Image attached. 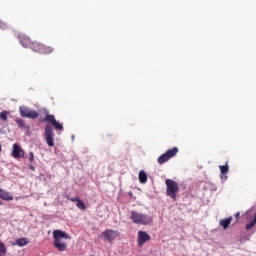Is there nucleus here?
<instances>
[{"instance_id":"obj_1","label":"nucleus","mask_w":256,"mask_h":256,"mask_svg":"<svg viewBox=\"0 0 256 256\" xmlns=\"http://www.w3.org/2000/svg\"><path fill=\"white\" fill-rule=\"evenodd\" d=\"M53 237H54V247L58 249V251H67V244L65 242H62V239H70L69 234L67 232H64L62 230H54L53 231Z\"/></svg>"},{"instance_id":"obj_2","label":"nucleus","mask_w":256,"mask_h":256,"mask_svg":"<svg viewBox=\"0 0 256 256\" xmlns=\"http://www.w3.org/2000/svg\"><path fill=\"white\" fill-rule=\"evenodd\" d=\"M166 195L173 201H177V194L179 193V184L175 180L166 179Z\"/></svg>"},{"instance_id":"obj_3","label":"nucleus","mask_w":256,"mask_h":256,"mask_svg":"<svg viewBox=\"0 0 256 256\" xmlns=\"http://www.w3.org/2000/svg\"><path fill=\"white\" fill-rule=\"evenodd\" d=\"M130 219L136 225H149V223H151V217H149L147 214L139 213L137 211L131 212Z\"/></svg>"},{"instance_id":"obj_4","label":"nucleus","mask_w":256,"mask_h":256,"mask_svg":"<svg viewBox=\"0 0 256 256\" xmlns=\"http://www.w3.org/2000/svg\"><path fill=\"white\" fill-rule=\"evenodd\" d=\"M179 153V148L173 147L170 150H167L166 153L162 154L160 157L157 159V163L159 165H163L164 163H167L170 159H173L175 155Z\"/></svg>"},{"instance_id":"obj_5","label":"nucleus","mask_w":256,"mask_h":256,"mask_svg":"<svg viewBox=\"0 0 256 256\" xmlns=\"http://www.w3.org/2000/svg\"><path fill=\"white\" fill-rule=\"evenodd\" d=\"M45 141L48 147H55V132H53V127L47 124L44 128Z\"/></svg>"},{"instance_id":"obj_6","label":"nucleus","mask_w":256,"mask_h":256,"mask_svg":"<svg viewBox=\"0 0 256 256\" xmlns=\"http://www.w3.org/2000/svg\"><path fill=\"white\" fill-rule=\"evenodd\" d=\"M53 51H55V48L52 46H47L39 42L35 44V49H34L35 53H40L41 55H51Z\"/></svg>"},{"instance_id":"obj_7","label":"nucleus","mask_w":256,"mask_h":256,"mask_svg":"<svg viewBox=\"0 0 256 256\" xmlns=\"http://www.w3.org/2000/svg\"><path fill=\"white\" fill-rule=\"evenodd\" d=\"M21 117H27L28 119H37L39 117V113L35 110H30L25 106H21L19 108Z\"/></svg>"},{"instance_id":"obj_8","label":"nucleus","mask_w":256,"mask_h":256,"mask_svg":"<svg viewBox=\"0 0 256 256\" xmlns=\"http://www.w3.org/2000/svg\"><path fill=\"white\" fill-rule=\"evenodd\" d=\"M44 121L46 123H51V125H53V127H54V129H56V131H63V124L59 123L55 119V115H51L49 113H46V116L44 117Z\"/></svg>"},{"instance_id":"obj_9","label":"nucleus","mask_w":256,"mask_h":256,"mask_svg":"<svg viewBox=\"0 0 256 256\" xmlns=\"http://www.w3.org/2000/svg\"><path fill=\"white\" fill-rule=\"evenodd\" d=\"M121 235V233H119V231L117 230H113V229H107L102 233V237L104 239V241H114V239L116 237H119Z\"/></svg>"},{"instance_id":"obj_10","label":"nucleus","mask_w":256,"mask_h":256,"mask_svg":"<svg viewBox=\"0 0 256 256\" xmlns=\"http://www.w3.org/2000/svg\"><path fill=\"white\" fill-rule=\"evenodd\" d=\"M147 241H151V235H149L145 231H139L137 238L138 247H143V245H145Z\"/></svg>"},{"instance_id":"obj_11","label":"nucleus","mask_w":256,"mask_h":256,"mask_svg":"<svg viewBox=\"0 0 256 256\" xmlns=\"http://www.w3.org/2000/svg\"><path fill=\"white\" fill-rule=\"evenodd\" d=\"M12 157L14 159H23L25 157V150L17 143L13 144Z\"/></svg>"},{"instance_id":"obj_12","label":"nucleus","mask_w":256,"mask_h":256,"mask_svg":"<svg viewBox=\"0 0 256 256\" xmlns=\"http://www.w3.org/2000/svg\"><path fill=\"white\" fill-rule=\"evenodd\" d=\"M20 44L22 47H26L28 49H32V51H35V45H37V41L33 42L28 37L22 36L20 37Z\"/></svg>"},{"instance_id":"obj_13","label":"nucleus","mask_w":256,"mask_h":256,"mask_svg":"<svg viewBox=\"0 0 256 256\" xmlns=\"http://www.w3.org/2000/svg\"><path fill=\"white\" fill-rule=\"evenodd\" d=\"M69 201H72V203H77L76 207H78V209H81L82 211H85L87 209V206H85V203L79 198H69Z\"/></svg>"},{"instance_id":"obj_14","label":"nucleus","mask_w":256,"mask_h":256,"mask_svg":"<svg viewBox=\"0 0 256 256\" xmlns=\"http://www.w3.org/2000/svg\"><path fill=\"white\" fill-rule=\"evenodd\" d=\"M0 199H3L4 201H13V196L9 194V192L0 188Z\"/></svg>"},{"instance_id":"obj_15","label":"nucleus","mask_w":256,"mask_h":256,"mask_svg":"<svg viewBox=\"0 0 256 256\" xmlns=\"http://www.w3.org/2000/svg\"><path fill=\"white\" fill-rule=\"evenodd\" d=\"M231 221H233V217H229L228 219H222L220 220V226L223 227V229H228L229 225H231Z\"/></svg>"},{"instance_id":"obj_16","label":"nucleus","mask_w":256,"mask_h":256,"mask_svg":"<svg viewBox=\"0 0 256 256\" xmlns=\"http://www.w3.org/2000/svg\"><path fill=\"white\" fill-rule=\"evenodd\" d=\"M16 245H18V247H25V245H29V240L27 238H18Z\"/></svg>"},{"instance_id":"obj_17","label":"nucleus","mask_w":256,"mask_h":256,"mask_svg":"<svg viewBox=\"0 0 256 256\" xmlns=\"http://www.w3.org/2000/svg\"><path fill=\"white\" fill-rule=\"evenodd\" d=\"M138 179L140 183H145L147 181V173L145 171L141 170L138 175Z\"/></svg>"},{"instance_id":"obj_18","label":"nucleus","mask_w":256,"mask_h":256,"mask_svg":"<svg viewBox=\"0 0 256 256\" xmlns=\"http://www.w3.org/2000/svg\"><path fill=\"white\" fill-rule=\"evenodd\" d=\"M220 169V173H222V175H227V173H229V164L228 162H226L225 165L223 166H219Z\"/></svg>"},{"instance_id":"obj_19","label":"nucleus","mask_w":256,"mask_h":256,"mask_svg":"<svg viewBox=\"0 0 256 256\" xmlns=\"http://www.w3.org/2000/svg\"><path fill=\"white\" fill-rule=\"evenodd\" d=\"M7 255V247H5V244L0 241V256Z\"/></svg>"},{"instance_id":"obj_20","label":"nucleus","mask_w":256,"mask_h":256,"mask_svg":"<svg viewBox=\"0 0 256 256\" xmlns=\"http://www.w3.org/2000/svg\"><path fill=\"white\" fill-rule=\"evenodd\" d=\"M17 125H19V127H21V129H23V127H25V120L21 119V118H17L16 120Z\"/></svg>"},{"instance_id":"obj_21","label":"nucleus","mask_w":256,"mask_h":256,"mask_svg":"<svg viewBox=\"0 0 256 256\" xmlns=\"http://www.w3.org/2000/svg\"><path fill=\"white\" fill-rule=\"evenodd\" d=\"M8 115H9V112L3 111L0 113V119H2V121H7Z\"/></svg>"},{"instance_id":"obj_22","label":"nucleus","mask_w":256,"mask_h":256,"mask_svg":"<svg viewBox=\"0 0 256 256\" xmlns=\"http://www.w3.org/2000/svg\"><path fill=\"white\" fill-rule=\"evenodd\" d=\"M29 161L35 163V154L33 152H29Z\"/></svg>"},{"instance_id":"obj_23","label":"nucleus","mask_w":256,"mask_h":256,"mask_svg":"<svg viewBox=\"0 0 256 256\" xmlns=\"http://www.w3.org/2000/svg\"><path fill=\"white\" fill-rule=\"evenodd\" d=\"M29 169H31V171H35V166L29 165Z\"/></svg>"},{"instance_id":"obj_24","label":"nucleus","mask_w":256,"mask_h":256,"mask_svg":"<svg viewBox=\"0 0 256 256\" xmlns=\"http://www.w3.org/2000/svg\"><path fill=\"white\" fill-rule=\"evenodd\" d=\"M241 215V213H239V212H237L236 214H235V218L236 219H239V216Z\"/></svg>"},{"instance_id":"obj_25","label":"nucleus","mask_w":256,"mask_h":256,"mask_svg":"<svg viewBox=\"0 0 256 256\" xmlns=\"http://www.w3.org/2000/svg\"><path fill=\"white\" fill-rule=\"evenodd\" d=\"M1 151H3V148H2V146H1V144H0V153H1Z\"/></svg>"},{"instance_id":"obj_26","label":"nucleus","mask_w":256,"mask_h":256,"mask_svg":"<svg viewBox=\"0 0 256 256\" xmlns=\"http://www.w3.org/2000/svg\"><path fill=\"white\" fill-rule=\"evenodd\" d=\"M0 205H3V202H2V201H0Z\"/></svg>"}]
</instances>
